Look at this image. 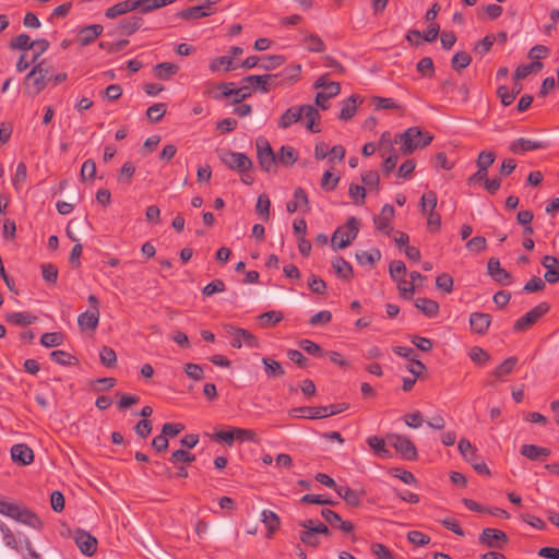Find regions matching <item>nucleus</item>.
<instances>
[{
    "label": "nucleus",
    "mask_w": 559,
    "mask_h": 559,
    "mask_svg": "<svg viewBox=\"0 0 559 559\" xmlns=\"http://www.w3.org/2000/svg\"><path fill=\"white\" fill-rule=\"evenodd\" d=\"M540 263L546 269L545 281L549 284L559 283V259L554 255H544Z\"/></svg>",
    "instance_id": "6ab92c4d"
},
{
    "label": "nucleus",
    "mask_w": 559,
    "mask_h": 559,
    "mask_svg": "<svg viewBox=\"0 0 559 559\" xmlns=\"http://www.w3.org/2000/svg\"><path fill=\"white\" fill-rule=\"evenodd\" d=\"M520 452L523 456L532 461H536L540 457H548L551 453L550 449L535 444H524Z\"/></svg>",
    "instance_id": "c85d7f7f"
},
{
    "label": "nucleus",
    "mask_w": 559,
    "mask_h": 559,
    "mask_svg": "<svg viewBox=\"0 0 559 559\" xmlns=\"http://www.w3.org/2000/svg\"><path fill=\"white\" fill-rule=\"evenodd\" d=\"M218 156L229 169L237 170L239 173L248 171L252 167V160L245 153L222 150L218 153Z\"/></svg>",
    "instance_id": "423d86ee"
},
{
    "label": "nucleus",
    "mask_w": 559,
    "mask_h": 559,
    "mask_svg": "<svg viewBox=\"0 0 559 559\" xmlns=\"http://www.w3.org/2000/svg\"><path fill=\"white\" fill-rule=\"evenodd\" d=\"M226 332L234 336L233 341L230 342V345L234 348H240L242 346V344H245L251 348L259 347L258 338L248 330H245L241 328H235L233 325H227Z\"/></svg>",
    "instance_id": "0eeeda50"
},
{
    "label": "nucleus",
    "mask_w": 559,
    "mask_h": 559,
    "mask_svg": "<svg viewBox=\"0 0 559 559\" xmlns=\"http://www.w3.org/2000/svg\"><path fill=\"white\" fill-rule=\"evenodd\" d=\"M283 314L280 311L270 310L258 317V321L262 328H269L275 325L282 321Z\"/></svg>",
    "instance_id": "c03bdc74"
},
{
    "label": "nucleus",
    "mask_w": 559,
    "mask_h": 559,
    "mask_svg": "<svg viewBox=\"0 0 559 559\" xmlns=\"http://www.w3.org/2000/svg\"><path fill=\"white\" fill-rule=\"evenodd\" d=\"M302 33L305 35L302 41L306 45V49L308 51L322 52L325 50V44L321 39V37H319L317 34H312L307 31H305Z\"/></svg>",
    "instance_id": "473e14b6"
},
{
    "label": "nucleus",
    "mask_w": 559,
    "mask_h": 559,
    "mask_svg": "<svg viewBox=\"0 0 559 559\" xmlns=\"http://www.w3.org/2000/svg\"><path fill=\"white\" fill-rule=\"evenodd\" d=\"M226 289V285L223 280L216 278L205 285L202 289V294L205 297L212 296L216 293H223Z\"/></svg>",
    "instance_id": "338daca9"
},
{
    "label": "nucleus",
    "mask_w": 559,
    "mask_h": 559,
    "mask_svg": "<svg viewBox=\"0 0 559 559\" xmlns=\"http://www.w3.org/2000/svg\"><path fill=\"white\" fill-rule=\"evenodd\" d=\"M459 451L463 457L469 463L474 464V461L478 459L476 448L465 438L459 441Z\"/></svg>",
    "instance_id": "58836bf2"
},
{
    "label": "nucleus",
    "mask_w": 559,
    "mask_h": 559,
    "mask_svg": "<svg viewBox=\"0 0 559 559\" xmlns=\"http://www.w3.org/2000/svg\"><path fill=\"white\" fill-rule=\"evenodd\" d=\"M395 213L394 207L391 204H384L378 216L373 218L376 228L385 235H390L392 231L391 219Z\"/></svg>",
    "instance_id": "dca6fc26"
},
{
    "label": "nucleus",
    "mask_w": 559,
    "mask_h": 559,
    "mask_svg": "<svg viewBox=\"0 0 559 559\" xmlns=\"http://www.w3.org/2000/svg\"><path fill=\"white\" fill-rule=\"evenodd\" d=\"M214 14V11H204V8L199 4L185 9L177 13V16L182 20H197Z\"/></svg>",
    "instance_id": "c9c22d12"
},
{
    "label": "nucleus",
    "mask_w": 559,
    "mask_h": 559,
    "mask_svg": "<svg viewBox=\"0 0 559 559\" xmlns=\"http://www.w3.org/2000/svg\"><path fill=\"white\" fill-rule=\"evenodd\" d=\"M104 27L100 24H91L79 31V41L81 46H87L94 43L103 33Z\"/></svg>",
    "instance_id": "aec40b11"
},
{
    "label": "nucleus",
    "mask_w": 559,
    "mask_h": 559,
    "mask_svg": "<svg viewBox=\"0 0 559 559\" xmlns=\"http://www.w3.org/2000/svg\"><path fill=\"white\" fill-rule=\"evenodd\" d=\"M549 309L550 306L548 302H539L524 316L515 320L512 326L513 332L522 333L530 330L543 316H545L549 311Z\"/></svg>",
    "instance_id": "7ed1b4c3"
},
{
    "label": "nucleus",
    "mask_w": 559,
    "mask_h": 559,
    "mask_svg": "<svg viewBox=\"0 0 559 559\" xmlns=\"http://www.w3.org/2000/svg\"><path fill=\"white\" fill-rule=\"evenodd\" d=\"M64 336L61 332H47L40 337V344L45 347H57L62 345Z\"/></svg>",
    "instance_id": "09e8293b"
},
{
    "label": "nucleus",
    "mask_w": 559,
    "mask_h": 559,
    "mask_svg": "<svg viewBox=\"0 0 559 559\" xmlns=\"http://www.w3.org/2000/svg\"><path fill=\"white\" fill-rule=\"evenodd\" d=\"M356 259L361 265H373L381 259V252L379 249H373L371 251H359L356 253Z\"/></svg>",
    "instance_id": "49530a36"
},
{
    "label": "nucleus",
    "mask_w": 559,
    "mask_h": 559,
    "mask_svg": "<svg viewBox=\"0 0 559 559\" xmlns=\"http://www.w3.org/2000/svg\"><path fill=\"white\" fill-rule=\"evenodd\" d=\"M100 362L107 368H114L117 365L116 352L109 346H102L99 349Z\"/></svg>",
    "instance_id": "de8ad7c7"
},
{
    "label": "nucleus",
    "mask_w": 559,
    "mask_h": 559,
    "mask_svg": "<svg viewBox=\"0 0 559 559\" xmlns=\"http://www.w3.org/2000/svg\"><path fill=\"white\" fill-rule=\"evenodd\" d=\"M41 72L43 70L40 66H34L25 78L26 87L29 90V93H33L34 95H38L44 91L50 81L49 75H44Z\"/></svg>",
    "instance_id": "1a4fd4ad"
},
{
    "label": "nucleus",
    "mask_w": 559,
    "mask_h": 559,
    "mask_svg": "<svg viewBox=\"0 0 559 559\" xmlns=\"http://www.w3.org/2000/svg\"><path fill=\"white\" fill-rule=\"evenodd\" d=\"M302 118L306 120V128L312 132H320V128L317 124V121L320 119V114L318 109L312 105H302Z\"/></svg>",
    "instance_id": "b1692460"
},
{
    "label": "nucleus",
    "mask_w": 559,
    "mask_h": 559,
    "mask_svg": "<svg viewBox=\"0 0 559 559\" xmlns=\"http://www.w3.org/2000/svg\"><path fill=\"white\" fill-rule=\"evenodd\" d=\"M298 345L301 349L314 357L325 356V352L320 347V345L310 340H301Z\"/></svg>",
    "instance_id": "bf43d9fd"
},
{
    "label": "nucleus",
    "mask_w": 559,
    "mask_h": 559,
    "mask_svg": "<svg viewBox=\"0 0 559 559\" xmlns=\"http://www.w3.org/2000/svg\"><path fill=\"white\" fill-rule=\"evenodd\" d=\"M516 362L518 358L514 356L507 358L492 371V376H495L497 379L509 376L512 373Z\"/></svg>",
    "instance_id": "ea45409f"
},
{
    "label": "nucleus",
    "mask_w": 559,
    "mask_h": 559,
    "mask_svg": "<svg viewBox=\"0 0 559 559\" xmlns=\"http://www.w3.org/2000/svg\"><path fill=\"white\" fill-rule=\"evenodd\" d=\"M358 103H361L359 96H349L346 100L343 102L338 118L344 121H347L350 118H353L356 114Z\"/></svg>",
    "instance_id": "c756f323"
},
{
    "label": "nucleus",
    "mask_w": 559,
    "mask_h": 559,
    "mask_svg": "<svg viewBox=\"0 0 559 559\" xmlns=\"http://www.w3.org/2000/svg\"><path fill=\"white\" fill-rule=\"evenodd\" d=\"M479 543L489 548H502L508 543L507 534L498 528H484L478 538Z\"/></svg>",
    "instance_id": "9d476101"
},
{
    "label": "nucleus",
    "mask_w": 559,
    "mask_h": 559,
    "mask_svg": "<svg viewBox=\"0 0 559 559\" xmlns=\"http://www.w3.org/2000/svg\"><path fill=\"white\" fill-rule=\"evenodd\" d=\"M50 359L60 366H70L76 364V358L70 353L61 349L52 350Z\"/></svg>",
    "instance_id": "a18cd8bd"
},
{
    "label": "nucleus",
    "mask_w": 559,
    "mask_h": 559,
    "mask_svg": "<svg viewBox=\"0 0 559 559\" xmlns=\"http://www.w3.org/2000/svg\"><path fill=\"white\" fill-rule=\"evenodd\" d=\"M326 409L321 406H299L292 408L289 415L297 418L321 419Z\"/></svg>",
    "instance_id": "412c9836"
},
{
    "label": "nucleus",
    "mask_w": 559,
    "mask_h": 559,
    "mask_svg": "<svg viewBox=\"0 0 559 559\" xmlns=\"http://www.w3.org/2000/svg\"><path fill=\"white\" fill-rule=\"evenodd\" d=\"M389 272L394 281L400 282L401 280H405L406 266L403 261L394 260L389 265Z\"/></svg>",
    "instance_id": "4d7b16f0"
},
{
    "label": "nucleus",
    "mask_w": 559,
    "mask_h": 559,
    "mask_svg": "<svg viewBox=\"0 0 559 559\" xmlns=\"http://www.w3.org/2000/svg\"><path fill=\"white\" fill-rule=\"evenodd\" d=\"M134 173H135L134 165L130 162H126L120 169V174L118 175V181L126 186H129L132 181V177L134 176Z\"/></svg>",
    "instance_id": "13d9d810"
},
{
    "label": "nucleus",
    "mask_w": 559,
    "mask_h": 559,
    "mask_svg": "<svg viewBox=\"0 0 559 559\" xmlns=\"http://www.w3.org/2000/svg\"><path fill=\"white\" fill-rule=\"evenodd\" d=\"M302 67L299 63H293L285 67L282 71L275 73L281 87H287L295 84L301 78Z\"/></svg>",
    "instance_id": "f8f14e48"
},
{
    "label": "nucleus",
    "mask_w": 559,
    "mask_h": 559,
    "mask_svg": "<svg viewBox=\"0 0 559 559\" xmlns=\"http://www.w3.org/2000/svg\"><path fill=\"white\" fill-rule=\"evenodd\" d=\"M257 157L259 166L266 173L277 171V157L267 140L260 138L257 140Z\"/></svg>",
    "instance_id": "20e7f679"
},
{
    "label": "nucleus",
    "mask_w": 559,
    "mask_h": 559,
    "mask_svg": "<svg viewBox=\"0 0 559 559\" xmlns=\"http://www.w3.org/2000/svg\"><path fill=\"white\" fill-rule=\"evenodd\" d=\"M173 2L175 0H133L134 10L140 9L142 13H148Z\"/></svg>",
    "instance_id": "2f4dec72"
},
{
    "label": "nucleus",
    "mask_w": 559,
    "mask_h": 559,
    "mask_svg": "<svg viewBox=\"0 0 559 559\" xmlns=\"http://www.w3.org/2000/svg\"><path fill=\"white\" fill-rule=\"evenodd\" d=\"M262 364L265 369V374L270 379L278 378L285 374L283 366L270 357H263Z\"/></svg>",
    "instance_id": "4c0bfd02"
},
{
    "label": "nucleus",
    "mask_w": 559,
    "mask_h": 559,
    "mask_svg": "<svg viewBox=\"0 0 559 559\" xmlns=\"http://www.w3.org/2000/svg\"><path fill=\"white\" fill-rule=\"evenodd\" d=\"M73 538L83 555L91 557L96 552L98 540L87 531L82 528L75 530Z\"/></svg>",
    "instance_id": "6e6552de"
},
{
    "label": "nucleus",
    "mask_w": 559,
    "mask_h": 559,
    "mask_svg": "<svg viewBox=\"0 0 559 559\" xmlns=\"http://www.w3.org/2000/svg\"><path fill=\"white\" fill-rule=\"evenodd\" d=\"M132 11H134L133 0H123L106 9L104 15L107 19L114 20Z\"/></svg>",
    "instance_id": "393cba45"
},
{
    "label": "nucleus",
    "mask_w": 559,
    "mask_h": 559,
    "mask_svg": "<svg viewBox=\"0 0 559 559\" xmlns=\"http://www.w3.org/2000/svg\"><path fill=\"white\" fill-rule=\"evenodd\" d=\"M358 221L352 216L345 226L337 227L332 235L331 246L334 250L344 249L349 246L358 235Z\"/></svg>",
    "instance_id": "f03ea898"
},
{
    "label": "nucleus",
    "mask_w": 559,
    "mask_h": 559,
    "mask_svg": "<svg viewBox=\"0 0 559 559\" xmlns=\"http://www.w3.org/2000/svg\"><path fill=\"white\" fill-rule=\"evenodd\" d=\"M11 459L15 464L29 465L34 461V452L25 443H17L11 448Z\"/></svg>",
    "instance_id": "f3484780"
},
{
    "label": "nucleus",
    "mask_w": 559,
    "mask_h": 559,
    "mask_svg": "<svg viewBox=\"0 0 559 559\" xmlns=\"http://www.w3.org/2000/svg\"><path fill=\"white\" fill-rule=\"evenodd\" d=\"M27 177V167L24 162H20L16 165L15 175L12 179L13 187L16 190H20L22 186L25 183Z\"/></svg>",
    "instance_id": "864d4df0"
},
{
    "label": "nucleus",
    "mask_w": 559,
    "mask_h": 559,
    "mask_svg": "<svg viewBox=\"0 0 559 559\" xmlns=\"http://www.w3.org/2000/svg\"><path fill=\"white\" fill-rule=\"evenodd\" d=\"M492 317L485 312H472L469 316L471 331L478 335H485L491 324Z\"/></svg>",
    "instance_id": "ddd939ff"
},
{
    "label": "nucleus",
    "mask_w": 559,
    "mask_h": 559,
    "mask_svg": "<svg viewBox=\"0 0 559 559\" xmlns=\"http://www.w3.org/2000/svg\"><path fill=\"white\" fill-rule=\"evenodd\" d=\"M9 47L12 50H28L33 48V40L29 35L22 33L10 40Z\"/></svg>",
    "instance_id": "37998d69"
},
{
    "label": "nucleus",
    "mask_w": 559,
    "mask_h": 559,
    "mask_svg": "<svg viewBox=\"0 0 559 559\" xmlns=\"http://www.w3.org/2000/svg\"><path fill=\"white\" fill-rule=\"evenodd\" d=\"M286 210L288 213H295L298 210L308 212L310 210L308 194L304 188L295 189L294 200L286 203Z\"/></svg>",
    "instance_id": "a211bd4d"
},
{
    "label": "nucleus",
    "mask_w": 559,
    "mask_h": 559,
    "mask_svg": "<svg viewBox=\"0 0 559 559\" xmlns=\"http://www.w3.org/2000/svg\"><path fill=\"white\" fill-rule=\"evenodd\" d=\"M143 22L144 21L141 16L132 15L120 21L118 24V29L121 32V34L130 36L141 28Z\"/></svg>",
    "instance_id": "cd10ccee"
},
{
    "label": "nucleus",
    "mask_w": 559,
    "mask_h": 559,
    "mask_svg": "<svg viewBox=\"0 0 559 559\" xmlns=\"http://www.w3.org/2000/svg\"><path fill=\"white\" fill-rule=\"evenodd\" d=\"M415 307L428 318H436L439 314V304L429 298H417L415 300Z\"/></svg>",
    "instance_id": "a878e982"
},
{
    "label": "nucleus",
    "mask_w": 559,
    "mask_h": 559,
    "mask_svg": "<svg viewBox=\"0 0 559 559\" xmlns=\"http://www.w3.org/2000/svg\"><path fill=\"white\" fill-rule=\"evenodd\" d=\"M386 441L404 460L414 461L417 459V449L409 437L390 433L386 436Z\"/></svg>",
    "instance_id": "39448f33"
},
{
    "label": "nucleus",
    "mask_w": 559,
    "mask_h": 559,
    "mask_svg": "<svg viewBox=\"0 0 559 559\" xmlns=\"http://www.w3.org/2000/svg\"><path fill=\"white\" fill-rule=\"evenodd\" d=\"M166 114V105L158 103L150 106L146 110V116L152 122H158Z\"/></svg>",
    "instance_id": "052dcab7"
},
{
    "label": "nucleus",
    "mask_w": 559,
    "mask_h": 559,
    "mask_svg": "<svg viewBox=\"0 0 559 559\" xmlns=\"http://www.w3.org/2000/svg\"><path fill=\"white\" fill-rule=\"evenodd\" d=\"M242 82L248 84L251 88L255 87L261 93H267L264 75H248L242 79Z\"/></svg>",
    "instance_id": "680f3d73"
},
{
    "label": "nucleus",
    "mask_w": 559,
    "mask_h": 559,
    "mask_svg": "<svg viewBox=\"0 0 559 559\" xmlns=\"http://www.w3.org/2000/svg\"><path fill=\"white\" fill-rule=\"evenodd\" d=\"M469 358L476 365H486L490 360V355L481 347L475 346L469 352Z\"/></svg>",
    "instance_id": "e2e57ef3"
},
{
    "label": "nucleus",
    "mask_w": 559,
    "mask_h": 559,
    "mask_svg": "<svg viewBox=\"0 0 559 559\" xmlns=\"http://www.w3.org/2000/svg\"><path fill=\"white\" fill-rule=\"evenodd\" d=\"M179 70V67L171 62H162L154 67V74L159 80H169Z\"/></svg>",
    "instance_id": "e433bc0d"
},
{
    "label": "nucleus",
    "mask_w": 559,
    "mask_h": 559,
    "mask_svg": "<svg viewBox=\"0 0 559 559\" xmlns=\"http://www.w3.org/2000/svg\"><path fill=\"white\" fill-rule=\"evenodd\" d=\"M436 287L447 294L453 290V278L448 273H442L436 278Z\"/></svg>",
    "instance_id": "774afa93"
},
{
    "label": "nucleus",
    "mask_w": 559,
    "mask_h": 559,
    "mask_svg": "<svg viewBox=\"0 0 559 559\" xmlns=\"http://www.w3.org/2000/svg\"><path fill=\"white\" fill-rule=\"evenodd\" d=\"M421 212L426 214L427 211H435L437 206V194L435 191H427L420 199Z\"/></svg>",
    "instance_id": "5fc2aeb1"
},
{
    "label": "nucleus",
    "mask_w": 559,
    "mask_h": 559,
    "mask_svg": "<svg viewBox=\"0 0 559 559\" xmlns=\"http://www.w3.org/2000/svg\"><path fill=\"white\" fill-rule=\"evenodd\" d=\"M389 474L394 478L401 479L405 485H416V478L414 474L409 471L395 467L391 468L389 471Z\"/></svg>",
    "instance_id": "6e6d98bb"
},
{
    "label": "nucleus",
    "mask_w": 559,
    "mask_h": 559,
    "mask_svg": "<svg viewBox=\"0 0 559 559\" xmlns=\"http://www.w3.org/2000/svg\"><path fill=\"white\" fill-rule=\"evenodd\" d=\"M416 69L421 75L431 78L435 73L432 59L430 57L421 58L416 64Z\"/></svg>",
    "instance_id": "69168bd1"
},
{
    "label": "nucleus",
    "mask_w": 559,
    "mask_h": 559,
    "mask_svg": "<svg viewBox=\"0 0 559 559\" xmlns=\"http://www.w3.org/2000/svg\"><path fill=\"white\" fill-rule=\"evenodd\" d=\"M277 163L288 167L293 166L297 162V152L294 147L288 145H282L278 154H276Z\"/></svg>",
    "instance_id": "72a5a7b5"
},
{
    "label": "nucleus",
    "mask_w": 559,
    "mask_h": 559,
    "mask_svg": "<svg viewBox=\"0 0 559 559\" xmlns=\"http://www.w3.org/2000/svg\"><path fill=\"white\" fill-rule=\"evenodd\" d=\"M99 322V311H90L81 313L78 317V324L81 330H92L95 331L98 326Z\"/></svg>",
    "instance_id": "bb28decb"
},
{
    "label": "nucleus",
    "mask_w": 559,
    "mask_h": 559,
    "mask_svg": "<svg viewBox=\"0 0 559 559\" xmlns=\"http://www.w3.org/2000/svg\"><path fill=\"white\" fill-rule=\"evenodd\" d=\"M488 274L491 278L501 285H510L512 283L511 274L501 267L500 261L496 258H490L487 263Z\"/></svg>",
    "instance_id": "2eb2a0df"
},
{
    "label": "nucleus",
    "mask_w": 559,
    "mask_h": 559,
    "mask_svg": "<svg viewBox=\"0 0 559 559\" xmlns=\"http://www.w3.org/2000/svg\"><path fill=\"white\" fill-rule=\"evenodd\" d=\"M5 320L9 323H12V324H15L19 326H26V325L33 324L37 320V317L33 316L28 312H12V313H8L5 316Z\"/></svg>",
    "instance_id": "f704fd0d"
},
{
    "label": "nucleus",
    "mask_w": 559,
    "mask_h": 559,
    "mask_svg": "<svg viewBox=\"0 0 559 559\" xmlns=\"http://www.w3.org/2000/svg\"><path fill=\"white\" fill-rule=\"evenodd\" d=\"M496 41L495 35H487L474 46V51L480 56L486 55Z\"/></svg>",
    "instance_id": "0e129e2a"
},
{
    "label": "nucleus",
    "mask_w": 559,
    "mask_h": 559,
    "mask_svg": "<svg viewBox=\"0 0 559 559\" xmlns=\"http://www.w3.org/2000/svg\"><path fill=\"white\" fill-rule=\"evenodd\" d=\"M261 522L264 524V526L266 528V534H265L266 538H272L274 533L281 526L280 516L271 510H263L261 512Z\"/></svg>",
    "instance_id": "5701e85b"
},
{
    "label": "nucleus",
    "mask_w": 559,
    "mask_h": 559,
    "mask_svg": "<svg viewBox=\"0 0 559 559\" xmlns=\"http://www.w3.org/2000/svg\"><path fill=\"white\" fill-rule=\"evenodd\" d=\"M285 63V57L282 55H273L267 57H262L259 68L265 71H271L280 68Z\"/></svg>",
    "instance_id": "a19ab883"
},
{
    "label": "nucleus",
    "mask_w": 559,
    "mask_h": 559,
    "mask_svg": "<svg viewBox=\"0 0 559 559\" xmlns=\"http://www.w3.org/2000/svg\"><path fill=\"white\" fill-rule=\"evenodd\" d=\"M367 443L379 456H391L390 451L385 448V440L383 438L372 436L367 439Z\"/></svg>",
    "instance_id": "79ce46f5"
},
{
    "label": "nucleus",
    "mask_w": 559,
    "mask_h": 559,
    "mask_svg": "<svg viewBox=\"0 0 559 559\" xmlns=\"http://www.w3.org/2000/svg\"><path fill=\"white\" fill-rule=\"evenodd\" d=\"M10 518L35 530H41L44 527V522L35 512L26 508H20L17 504L16 510L12 512Z\"/></svg>",
    "instance_id": "9b49d317"
},
{
    "label": "nucleus",
    "mask_w": 559,
    "mask_h": 559,
    "mask_svg": "<svg viewBox=\"0 0 559 559\" xmlns=\"http://www.w3.org/2000/svg\"><path fill=\"white\" fill-rule=\"evenodd\" d=\"M302 119L301 106L289 107L278 119V128L287 129Z\"/></svg>",
    "instance_id": "4be33fe9"
},
{
    "label": "nucleus",
    "mask_w": 559,
    "mask_h": 559,
    "mask_svg": "<svg viewBox=\"0 0 559 559\" xmlns=\"http://www.w3.org/2000/svg\"><path fill=\"white\" fill-rule=\"evenodd\" d=\"M332 266L338 277L345 281L353 278V267L343 257H336L332 262Z\"/></svg>",
    "instance_id": "7c9ffc66"
},
{
    "label": "nucleus",
    "mask_w": 559,
    "mask_h": 559,
    "mask_svg": "<svg viewBox=\"0 0 559 559\" xmlns=\"http://www.w3.org/2000/svg\"><path fill=\"white\" fill-rule=\"evenodd\" d=\"M521 90L522 86H520L518 91H509L507 86L501 85L497 90V95L500 97L503 106H510L514 102L516 95L521 92Z\"/></svg>",
    "instance_id": "603ef678"
},
{
    "label": "nucleus",
    "mask_w": 559,
    "mask_h": 559,
    "mask_svg": "<svg viewBox=\"0 0 559 559\" xmlns=\"http://www.w3.org/2000/svg\"><path fill=\"white\" fill-rule=\"evenodd\" d=\"M270 207H271V201L270 198L262 193L258 197L255 210L257 213L265 221L270 218Z\"/></svg>",
    "instance_id": "3c124183"
},
{
    "label": "nucleus",
    "mask_w": 559,
    "mask_h": 559,
    "mask_svg": "<svg viewBox=\"0 0 559 559\" xmlns=\"http://www.w3.org/2000/svg\"><path fill=\"white\" fill-rule=\"evenodd\" d=\"M546 147L547 143L543 141L530 140L524 138H519L509 144V150L513 154H524L528 151H535Z\"/></svg>",
    "instance_id": "4468645a"
},
{
    "label": "nucleus",
    "mask_w": 559,
    "mask_h": 559,
    "mask_svg": "<svg viewBox=\"0 0 559 559\" xmlns=\"http://www.w3.org/2000/svg\"><path fill=\"white\" fill-rule=\"evenodd\" d=\"M472 62L471 56L465 51H457L452 60L451 66L455 71H461L467 68Z\"/></svg>",
    "instance_id": "8fccbe9b"
},
{
    "label": "nucleus",
    "mask_w": 559,
    "mask_h": 559,
    "mask_svg": "<svg viewBox=\"0 0 559 559\" xmlns=\"http://www.w3.org/2000/svg\"><path fill=\"white\" fill-rule=\"evenodd\" d=\"M432 140L433 135L431 133L423 131L419 127H411L403 133L396 134L394 143L401 144L402 154L409 155L417 148L428 146Z\"/></svg>",
    "instance_id": "f257e3e1"
}]
</instances>
